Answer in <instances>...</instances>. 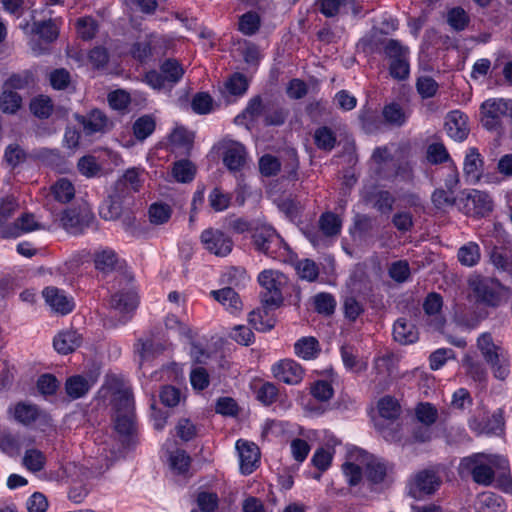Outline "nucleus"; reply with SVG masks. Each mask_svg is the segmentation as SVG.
Masks as SVG:
<instances>
[{
  "instance_id": "1",
  "label": "nucleus",
  "mask_w": 512,
  "mask_h": 512,
  "mask_svg": "<svg viewBox=\"0 0 512 512\" xmlns=\"http://www.w3.org/2000/svg\"><path fill=\"white\" fill-rule=\"evenodd\" d=\"M110 403L114 409V427L124 445L132 443L136 433V415L131 386L118 377L107 382Z\"/></svg>"
},
{
  "instance_id": "2",
  "label": "nucleus",
  "mask_w": 512,
  "mask_h": 512,
  "mask_svg": "<svg viewBox=\"0 0 512 512\" xmlns=\"http://www.w3.org/2000/svg\"><path fill=\"white\" fill-rule=\"evenodd\" d=\"M507 461L496 456L476 453L465 457L459 464L461 476H471L473 481L482 486L493 484L498 470L497 487L505 492L512 490V481L507 473Z\"/></svg>"
},
{
  "instance_id": "3",
  "label": "nucleus",
  "mask_w": 512,
  "mask_h": 512,
  "mask_svg": "<svg viewBox=\"0 0 512 512\" xmlns=\"http://www.w3.org/2000/svg\"><path fill=\"white\" fill-rule=\"evenodd\" d=\"M144 170L129 168L111 186L107 200L100 208V215L105 220H116L128 211L134 202V194L139 192L143 182Z\"/></svg>"
},
{
  "instance_id": "4",
  "label": "nucleus",
  "mask_w": 512,
  "mask_h": 512,
  "mask_svg": "<svg viewBox=\"0 0 512 512\" xmlns=\"http://www.w3.org/2000/svg\"><path fill=\"white\" fill-rule=\"evenodd\" d=\"M262 287L261 302L265 307H279L283 302L282 289L287 284L286 276L273 269L262 271L258 275Z\"/></svg>"
},
{
  "instance_id": "5",
  "label": "nucleus",
  "mask_w": 512,
  "mask_h": 512,
  "mask_svg": "<svg viewBox=\"0 0 512 512\" xmlns=\"http://www.w3.org/2000/svg\"><path fill=\"white\" fill-rule=\"evenodd\" d=\"M511 100L493 98L484 101L480 106L481 124L489 131L501 132L508 120Z\"/></svg>"
},
{
  "instance_id": "6",
  "label": "nucleus",
  "mask_w": 512,
  "mask_h": 512,
  "mask_svg": "<svg viewBox=\"0 0 512 512\" xmlns=\"http://www.w3.org/2000/svg\"><path fill=\"white\" fill-rule=\"evenodd\" d=\"M477 346L485 361L491 366L494 376L505 380L509 375V363L502 349L495 345L489 333H483L477 340Z\"/></svg>"
},
{
  "instance_id": "7",
  "label": "nucleus",
  "mask_w": 512,
  "mask_h": 512,
  "mask_svg": "<svg viewBox=\"0 0 512 512\" xmlns=\"http://www.w3.org/2000/svg\"><path fill=\"white\" fill-rule=\"evenodd\" d=\"M183 75L182 65L175 59H167L161 64L159 72L152 70L145 74V82L154 89H170Z\"/></svg>"
},
{
  "instance_id": "8",
  "label": "nucleus",
  "mask_w": 512,
  "mask_h": 512,
  "mask_svg": "<svg viewBox=\"0 0 512 512\" xmlns=\"http://www.w3.org/2000/svg\"><path fill=\"white\" fill-rule=\"evenodd\" d=\"M384 54L389 59L390 75L397 80H404L409 76V48L400 41L390 39L384 47Z\"/></svg>"
},
{
  "instance_id": "9",
  "label": "nucleus",
  "mask_w": 512,
  "mask_h": 512,
  "mask_svg": "<svg viewBox=\"0 0 512 512\" xmlns=\"http://www.w3.org/2000/svg\"><path fill=\"white\" fill-rule=\"evenodd\" d=\"M252 239L256 250L273 259H281L288 250L281 236L272 228L257 230Z\"/></svg>"
},
{
  "instance_id": "10",
  "label": "nucleus",
  "mask_w": 512,
  "mask_h": 512,
  "mask_svg": "<svg viewBox=\"0 0 512 512\" xmlns=\"http://www.w3.org/2000/svg\"><path fill=\"white\" fill-rule=\"evenodd\" d=\"M442 480L433 469H424L414 474L409 482V495L420 500L433 495L441 486Z\"/></svg>"
},
{
  "instance_id": "11",
  "label": "nucleus",
  "mask_w": 512,
  "mask_h": 512,
  "mask_svg": "<svg viewBox=\"0 0 512 512\" xmlns=\"http://www.w3.org/2000/svg\"><path fill=\"white\" fill-rule=\"evenodd\" d=\"M470 287L478 302L497 307L502 300L501 284L489 277H476L470 281Z\"/></svg>"
},
{
  "instance_id": "12",
  "label": "nucleus",
  "mask_w": 512,
  "mask_h": 512,
  "mask_svg": "<svg viewBox=\"0 0 512 512\" xmlns=\"http://www.w3.org/2000/svg\"><path fill=\"white\" fill-rule=\"evenodd\" d=\"M200 241L205 250L217 257L228 256L234 246V242L228 234L215 228L202 231Z\"/></svg>"
},
{
  "instance_id": "13",
  "label": "nucleus",
  "mask_w": 512,
  "mask_h": 512,
  "mask_svg": "<svg viewBox=\"0 0 512 512\" xmlns=\"http://www.w3.org/2000/svg\"><path fill=\"white\" fill-rule=\"evenodd\" d=\"M33 32L39 36V39L30 41L31 50L35 55L47 54L49 52L48 45L55 41L59 35L58 27L51 19L35 22Z\"/></svg>"
},
{
  "instance_id": "14",
  "label": "nucleus",
  "mask_w": 512,
  "mask_h": 512,
  "mask_svg": "<svg viewBox=\"0 0 512 512\" xmlns=\"http://www.w3.org/2000/svg\"><path fill=\"white\" fill-rule=\"evenodd\" d=\"M137 295L133 291L118 292L110 299L111 317L119 315L118 322L125 324L137 307Z\"/></svg>"
},
{
  "instance_id": "15",
  "label": "nucleus",
  "mask_w": 512,
  "mask_h": 512,
  "mask_svg": "<svg viewBox=\"0 0 512 512\" xmlns=\"http://www.w3.org/2000/svg\"><path fill=\"white\" fill-rule=\"evenodd\" d=\"M75 119L79 124L82 125L83 132L87 136L96 133H106L113 126V123L107 117V115L99 109H93L86 115L76 114Z\"/></svg>"
},
{
  "instance_id": "16",
  "label": "nucleus",
  "mask_w": 512,
  "mask_h": 512,
  "mask_svg": "<svg viewBox=\"0 0 512 512\" xmlns=\"http://www.w3.org/2000/svg\"><path fill=\"white\" fill-rule=\"evenodd\" d=\"M465 194V213L476 217H485L493 210V200L484 191L472 189Z\"/></svg>"
},
{
  "instance_id": "17",
  "label": "nucleus",
  "mask_w": 512,
  "mask_h": 512,
  "mask_svg": "<svg viewBox=\"0 0 512 512\" xmlns=\"http://www.w3.org/2000/svg\"><path fill=\"white\" fill-rule=\"evenodd\" d=\"M273 376L288 385L299 384L304 376L302 366L292 359H284L272 366Z\"/></svg>"
},
{
  "instance_id": "18",
  "label": "nucleus",
  "mask_w": 512,
  "mask_h": 512,
  "mask_svg": "<svg viewBox=\"0 0 512 512\" xmlns=\"http://www.w3.org/2000/svg\"><path fill=\"white\" fill-rule=\"evenodd\" d=\"M236 450L239 455L240 471L244 475L251 474L258 466L260 450L253 442L239 439L236 442Z\"/></svg>"
},
{
  "instance_id": "19",
  "label": "nucleus",
  "mask_w": 512,
  "mask_h": 512,
  "mask_svg": "<svg viewBox=\"0 0 512 512\" xmlns=\"http://www.w3.org/2000/svg\"><path fill=\"white\" fill-rule=\"evenodd\" d=\"M18 209L15 197L7 196L0 200V237L3 239L17 238L18 228L7 221Z\"/></svg>"
},
{
  "instance_id": "20",
  "label": "nucleus",
  "mask_w": 512,
  "mask_h": 512,
  "mask_svg": "<svg viewBox=\"0 0 512 512\" xmlns=\"http://www.w3.org/2000/svg\"><path fill=\"white\" fill-rule=\"evenodd\" d=\"M93 216L89 213H80L76 209H65L60 216L61 226L70 234H80L87 228Z\"/></svg>"
},
{
  "instance_id": "21",
  "label": "nucleus",
  "mask_w": 512,
  "mask_h": 512,
  "mask_svg": "<svg viewBox=\"0 0 512 512\" xmlns=\"http://www.w3.org/2000/svg\"><path fill=\"white\" fill-rule=\"evenodd\" d=\"M43 297L46 303L57 313L62 315L70 313L74 309L73 298L56 287H47L43 290Z\"/></svg>"
},
{
  "instance_id": "22",
  "label": "nucleus",
  "mask_w": 512,
  "mask_h": 512,
  "mask_svg": "<svg viewBox=\"0 0 512 512\" xmlns=\"http://www.w3.org/2000/svg\"><path fill=\"white\" fill-rule=\"evenodd\" d=\"M445 130L453 140L464 141L469 134L467 116L458 110L450 112L446 118Z\"/></svg>"
},
{
  "instance_id": "23",
  "label": "nucleus",
  "mask_w": 512,
  "mask_h": 512,
  "mask_svg": "<svg viewBox=\"0 0 512 512\" xmlns=\"http://www.w3.org/2000/svg\"><path fill=\"white\" fill-rule=\"evenodd\" d=\"M14 418L19 423L28 426L37 420L47 423L50 420L49 415L39 409L35 404L19 402L14 407Z\"/></svg>"
},
{
  "instance_id": "24",
  "label": "nucleus",
  "mask_w": 512,
  "mask_h": 512,
  "mask_svg": "<svg viewBox=\"0 0 512 512\" xmlns=\"http://www.w3.org/2000/svg\"><path fill=\"white\" fill-rule=\"evenodd\" d=\"M246 150L244 145L230 141L225 145L223 163L230 171H239L245 164Z\"/></svg>"
},
{
  "instance_id": "25",
  "label": "nucleus",
  "mask_w": 512,
  "mask_h": 512,
  "mask_svg": "<svg viewBox=\"0 0 512 512\" xmlns=\"http://www.w3.org/2000/svg\"><path fill=\"white\" fill-rule=\"evenodd\" d=\"M442 306V297L435 292L429 293L423 303L425 314L431 318L430 325L436 330L442 329L445 324V319L441 315Z\"/></svg>"
},
{
  "instance_id": "26",
  "label": "nucleus",
  "mask_w": 512,
  "mask_h": 512,
  "mask_svg": "<svg viewBox=\"0 0 512 512\" xmlns=\"http://www.w3.org/2000/svg\"><path fill=\"white\" fill-rule=\"evenodd\" d=\"M75 197L74 184L67 178L57 179L49 188L47 201L54 200L60 204H67Z\"/></svg>"
},
{
  "instance_id": "27",
  "label": "nucleus",
  "mask_w": 512,
  "mask_h": 512,
  "mask_svg": "<svg viewBox=\"0 0 512 512\" xmlns=\"http://www.w3.org/2000/svg\"><path fill=\"white\" fill-rule=\"evenodd\" d=\"M211 296L230 314L236 315L243 309V303L239 294L231 287L213 290L211 291Z\"/></svg>"
},
{
  "instance_id": "28",
  "label": "nucleus",
  "mask_w": 512,
  "mask_h": 512,
  "mask_svg": "<svg viewBox=\"0 0 512 512\" xmlns=\"http://www.w3.org/2000/svg\"><path fill=\"white\" fill-rule=\"evenodd\" d=\"M363 464L366 477L373 484L382 483L391 469V466L385 460L372 455L365 456Z\"/></svg>"
},
{
  "instance_id": "29",
  "label": "nucleus",
  "mask_w": 512,
  "mask_h": 512,
  "mask_svg": "<svg viewBox=\"0 0 512 512\" xmlns=\"http://www.w3.org/2000/svg\"><path fill=\"white\" fill-rule=\"evenodd\" d=\"M82 336L77 331L67 329L59 332L53 341L55 350L63 355L72 353L82 343Z\"/></svg>"
},
{
  "instance_id": "30",
  "label": "nucleus",
  "mask_w": 512,
  "mask_h": 512,
  "mask_svg": "<svg viewBox=\"0 0 512 512\" xmlns=\"http://www.w3.org/2000/svg\"><path fill=\"white\" fill-rule=\"evenodd\" d=\"M484 161L478 149L471 147L468 149L464 159L463 171L467 179L477 183L482 175Z\"/></svg>"
},
{
  "instance_id": "31",
  "label": "nucleus",
  "mask_w": 512,
  "mask_h": 512,
  "mask_svg": "<svg viewBox=\"0 0 512 512\" xmlns=\"http://www.w3.org/2000/svg\"><path fill=\"white\" fill-rule=\"evenodd\" d=\"M393 337L400 344H411L418 340V331L413 323L399 318L393 326Z\"/></svg>"
},
{
  "instance_id": "32",
  "label": "nucleus",
  "mask_w": 512,
  "mask_h": 512,
  "mask_svg": "<svg viewBox=\"0 0 512 512\" xmlns=\"http://www.w3.org/2000/svg\"><path fill=\"white\" fill-rule=\"evenodd\" d=\"M93 384L94 381H89L82 375H74L66 380L65 390L71 399H78L85 396Z\"/></svg>"
},
{
  "instance_id": "33",
  "label": "nucleus",
  "mask_w": 512,
  "mask_h": 512,
  "mask_svg": "<svg viewBox=\"0 0 512 512\" xmlns=\"http://www.w3.org/2000/svg\"><path fill=\"white\" fill-rule=\"evenodd\" d=\"M478 512H505V503L501 496L492 492H484L476 501Z\"/></svg>"
},
{
  "instance_id": "34",
  "label": "nucleus",
  "mask_w": 512,
  "mask_h": 512,
  "mask_svg": "<svg viewBox=\"0 0 512 512\" xmlns=\"http://www.w3.org/2000/svg\"><path fill=\"white\" fill-rule=\"evenodd\" d=\"M294 352L304 360L314 359L320 352L319 342L314 337H302L294 344Z\"/></svg>"
},
{
  "instance_id": "35",
  "label": "nucleus",
  "mask_w": 512,
  "mask_h": 512,
  "mask_svg": "<svg viewBox=\"0 0 512 512\" xmlns=\"http://www.w3.org/2000/svg\"><path fill=\"white\" fill-rule=\"evenodd\" d=\"M267 308L265 306L263 309L257 308L248 315L249 325L257 331L267 332L275 326V320L268 316Z\"/></svg>"
},
{
  "instance_id": "36",
  "label": "nucleus",
  "mask_w": 512,
  "mask_h": 512,
  "mask_svg": "<svg viewBox=\"0 0 512 512\" xmlns=\"http://www.w3.org/2000/svg\"><path fill=\"white\" fill-rule=\"evenodd\" d=\"M172 213L173 209L169 204L154 202L148 209L149 221L153 225H164L170 220Z\"/></svg>"
},
{
  "instance_id": "37",
  "label": "nucleus",
  "mask_w": 512,
  "mask_h": 512,
  "mask_svg": "<svg viewBox=\"0 0 512 512\" xmlns=\"http://www.w3.org/2000/svg\"><path fill=\"white\" fill-rule=\"evenodd\" d=\"M385 122L392 126H403L408 118V114L398 103H390L384 106L382 111Z\"/></svg>"
},
{
  "instance_id": "38",
  "label": "nucleus",
  "mask_w": 512,
  "mask_h": 512,
  "mask_svg": "<svg viewBox=\"0 0 512 512\" xmlns=\"http://www.w3.org/2000/svg\"><path fill=\"white\" fill-rule=\"evenodd\" d=\"M480 247L475 242H468L461 246L457 253L458 261L467 267H473L480 261Z\"/></svg>"
},
{
  "instance_id": "39",
  "label": "nucleus",
  "mask_w": 512,
  "mask_h": 512,
  "mask_svg": "<svg viewBox=\"0 0 512 512\" xmlns=\"http://www.w3.org/2000/svg\"><path fill=\"white\" fill-rule=\"evenodd\" d=\"M94 263L97 270L103 273H109L115 269L117 255L109 248L96 251L94 254Z\"/></svg>"
},
{
  "instance_id": "40",
  "label": "nucleus",
  "mask_w": 512,
  "mask_h": 512,
  "mask_svg": "<svg viewBox=\"0 0 512 512\" xmlns=\"http://www.w3.org/2000/svg\"><path fill=\"white\" fill-rule=\"evenodd\" d=\"M163 346L158 343H154L151 340H138L135 344V352L139 355V365L140 367L144 364L145 361H148L160 354L163 351Z\"/></svg>"
},
{
  "instance_id": "41",
  "label": "nucleus",
  "mask_w": 512,
  "mask_h": 512,
  "mask_svg": "<svg viewBox=\"0 0 512 512\" xmlns=\"http://www.w3.org/2000/svg\"><path fill=\"white\" fill-rule=\"evenodd\" d=\"M156 122L153 116L143 115L133 124V134L137 140L143 141L148 138L155 130Z\"/></svg>"
},
{
  "instance_id": "42",
  "label": "nucleus",
  "mask_w": 512,
  "mask_h": 512,
  "mask_svg": "<svg viewBox=\"0 0 512 512\" xmlns=\"http://www.w3.org/2000/svg\"><path fill=\"white\" fill-rule=\"evenodd\" d=\"M315 145L325 151H331L336 145V134L327 126L319 127L314 132Z\"/></svg>"
},
{
  "instance_id": "43",
  "label": "nucleus",
  "mask_w": 512,
  "mask_h": 512,
  "mask_svg": "<svg viewBox=\"0 0 512 512\" xmlns=\"http://www.w3.org/2000/svg\"><path fill=\"white\" fill-rule=\"evenodd\" d=\"M378 411L382 418L395 420L401 413V406L392 396H384L378 401Z\"/></svg>"
},
{
  "instance_id": "44",
  "label": "nucleus",
  "mask_w": 512,
  "mask_h": 512,
  "mask_svg": "<svg viewBox=\"0 0 512 512\" xmlns=\"http://www.w3.org/2000/svg\"><path fill=\"white\" fill-rule=\"evenodd\" d=\"M30 110L34 116L47 119L53 112V103L48 96L40 95L30 103Z\"/></svg>"
},
{
  "instance_id": "45",
  "label": "nucleus",
  "mask_w": 512,
  "mask_h": 512,
  "mask_svg": "<svg viewBox=\"0 0 512 512\" xmlns=\"http://www.w3.org/2000/svg\"><path fill=\"white\" fill-rule=\"evenodd\" d=\"M195 166L189 160H180L174 163L172 173L178 182L186 183L193 180Z\"/></svg>"
},
{
  "instance_id": "46",
  "label": "nucleus",
  "mask_w": 512,
  "mask_h": 512,
  "mask_svg": "<svg viewBox=\"0 0 512 512\" xmlns=\"http://www.w3.org/2000/svg\"><path fill=\"white\" fill-rule=\"evenodd\" d=\"M319 226L326 236H335L340 233L341 220L336 214L326 212L321 215L319 219Z\"/></svg>"
},
{
  "instance_id": "47",
  "label": "nucleus",
  "mask_w": 512,
  "mask_h": 512,
  "mask_svg": "<svg viewBox=\"0 0 512 512\" xmlns=\"http://www.w3.org/2000/svg\"><path fill=\"white\" fill-rule=\"evenodd\" d=\"M46 463L45 455L37 449H28L23 457L24 466L31 472L41 471Z\"/></svg>"
},
{
  "instance_id": "48",
  "label": "nucleus",
  "mask_w": 512,
  "mask_h": 512,
  "mask_svg": "<svg viewBox=\"0 0 512 512\" xmlns=\"http://www.w3.org/2000/svg\"><path fill=\"white\" fill-rule=\"evenodd\" d=\"M22 104L21 96L12 90L4 89L0 97V107L4 113H15Z\"/></svg>"
},
{
  "instance_id": "49",
  "label": "nucleus",
  "mask_w": 512,
  "mask_h": 512,
  "mask_svg": "<svg viewBox=\"0 0 512 512\" xmlns=\"http://www.w3.org/2000/svg\"><path fill=\"white\" fill-rule=\"evenodd\" d=\"M295 269L301 279L309 282L315 281L319 275V268L317 264L310 259H303L298 261Z\"/></svg>"
},
{
  "instance_id": "50",
  "label": "nucleus",
  "mask_w": 512,
  "mask_h": 512,
  "mask_svg": "<svg viewBox=\"0 0 512 512\" xmlns=\"http://www.w3.org/2000/svg\"><path fill=\"white\" fill-rule=\"evenodd\" d=\"M260 27V18L255 12H247L243 14L238 23V29L244 34L251 36L255 34Z\"/></svg>"
},
{
  "instance_id": "51",
  "label": "nucleus",
  "mask_w": 512,
  "mask_h": 512,
  "mask_svg": "<svg viewBox=\"0 0 512 512\" xmlns=\"http://www.w3.org/2000/svg\"><path fill=\"white\" fill-rule=\"evenodd\" d=\"M210 207L216 211H224L227 209L231 202V195L224 193L220 188L215 187L208 196Z\"/></svg>"
},
{
  "instance_id": "52",
  "label": "nucleus",
  "mask_w": 512,
  "mask_h": 512,
  "mask_svg": "<svg viewBox=\"0 0 512 512\" xmlns=\"http://www.w3.org/2000/svg\"><path fill=\"white\" fill-rule=\"evenodd\" d=\"M315 310L324 315H331L334 313L336 307V300L333 295L329 293H319L314 297Z\"/></svg>"
},
{
  "instance_id": "53",
  "label": "nucleus",
  "mask_w": 512,
  "mask_h": 512,
  "mask_svg": "<svg viewBox=\"0 0 512 512\" xmlns=\"http://www.w3.org/2000/svg\"><path fill=\"white\" fill-rule=\"evenodd\" d=\"M226 90L233 96H242L248 89V82L243 74H233L225 83Z\"/></svg>"
},
{
  "instance_id": "54",
  "label": "nucleus",
  "mask_w": 512,
  "mask_h": 512,
  "mask_svg": "<svg viewBox=\"0 0 512 512\" xmlns=\"http://www.w3.org/2000/svg\"><path fill=\"white\" fill-rule=\"evenodd\" d=\"M388 274L395 282H406L410 277V267L408 262L405 260H398L391 263L388 268Z\"/></svg>"
},
{
  "instance_id": "55",
  "label": "nucleus",
  "mask_w": 512,
  "mask_h": 512,
  "mask_svg": "<svg viewBox=\"0 0 512 512\" xmlns=\"http://www.w3.org/2000/svg\"><path fill=\"white\" fill-rule=\"evenodd\" d=\"M384 32L379 29H372L370 33L362 39L363 44L369 49L370 52H377L382 47L384 49L387 41Z\"/></svg>"
},
{
  "instance_id": "56",
  "label": "nucleus",
  "mask_w": 512,
  "mask_h": 512,
  "mask_svg": "<svg viewBox=\"0 0 512 512\" xmlns=\"http://www.w3.org/2000/svg\"><path fill=\"white\" fill-rule=\"evenodd\" d=\"M196 502L201 512H215L219 498L214 492L201 491L197 494Z\"/></svg>"
},
{
  "instance_id": "57",
  "label": "nucleus",
  "mask_w": 512,
  "mask_h": 512,
  "mask_svg": "<svg viewBox=\"0 0 512 512\" xmlns=\"http://www.w3.org/2000/svg\"><path fill=\"white\" fill-rule=\"evenodd\" d=\"M193 138V134L184 127H177L170 134L171 144L186 150L190 149L192 146Z\"/></svg>"
},
{
  "instance_id": "58",
  "label": "nucleus",
  "mask_w": 512,
  "mask_h": 512,
  "mask_svg": "<svg viewBox=\"0 0 512 512\" xmlns=\"http://www.w3.org/2000/svg\"><path fill=\"white\" fill-rule=\"evenodd\" d=\"M447 21L453 29L461 31L468 25L469 17L463 8L455 7L448 12Z\"/></svg>"
},
{
  "instance_id": "59",
  "label": "nucleus",
  "mask_w": 512,
  "mask_h": 512,
  "mask_svg": "<svg viewBox=\"0 0 512 512\" xmlns=\"http://www.w3.org/2000/svg\"><path fill=\"white\" fill-rule=\"evenodd\" d=\"M438 83L430 76H421L416 81L417 92L422 98H431L438 91Z\"/></svg>"
},
{
  "instance_id": "60",
  "label": "nucleus",
  "mask_w": 512,
  "mask_h": 512,
  "mask_svg": "<svg viewBox=\"0 0 512 512\" xmlns=\"http://www.w3.org/2000/svg\"><path fill=\"white\" fill-rule=\"evenodd\" d=\"M437 409L430 403H420L416 408V417L421 424L431 426L437 419Z\"/></svg>"
},
{
  "instance_id": "61",
  "label": "nucleus",
  "mask_w": 512,
  "mask_h": 512,
  "mask_svg": "<svg viewBox=\"0 0 512 512\" xmlns=\"http://www.w3.org/2000/svg\"><path fill=\"white\" fill-rule=\"evenodd\" d=\"M450 159L449 153L442 143H432L427 148V160L431 164H440Z\"/></svg>"
},
{
  "instance_id": "62",
  "label": "nucleus",
  "mask_w": 512,
  "mask_h": 512,
  "mask_svg": "<svg viewBox=\"0 0 512 512\" xmlns=\"http://www.w3.org/2000/svg\"><path fill=\"white\" fill-rule=\"evenodd\" d=\"M455 357V353L449 348H440L435 350L429 356V365L431 370H438L442 368L447 360Z\"/></svg>"
},
{
  "instance_id": "63",
  "label": "nucleus",
  "mask_w": 512,
  "mask_h": 512,
  "mask_svg": "<svg viewBox=\"0 0 512 512\" xmlns=\"http://www.w3.org/2000/svg\"><path fill=\"white\" fill-rule=\"evenodd\" d=\"M342 471L350 486H357L362 481L363 472L359 465L351 461H346L342 465Z\"/></svg>"
},
{
  "instance_id": "64",
  "label": "nucleus",
  "mask_w": 512,
  "mask_h": 512,
  "mask_svg": "<svg viewBox=\"0 0 512 512\" xmlns=\"http://www.w3.org/2000/svg\"><path fill=\"white\" fill-rule=\"evenodd\" d=\"M171 467L178 474L188 471L191 463L190 456L184 450H176L170 457Z\"/></svg>"
}]
</instances>
